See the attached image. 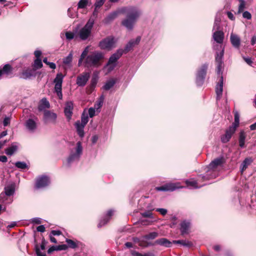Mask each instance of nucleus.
Listing matches in <instances>:
<instances>
[{
    "mask_svg": "<svg viewBox=\"0 0 256 256\" xmlns=\"http://www.w3.org/2000/svg\"><path fill=\"white\" fill-rule=\"evenodd\" d=\"M220 51L216 52V73L217 74L220 76L219 82L216 86V100H220L222 97L223 86H224V78L222 76V72L224 70V61L223 58L224 55V50L222 46H220Z\"/></svg>",
    "mask_w": 256,
    "mask_h": 256,
    "instance_id": "nucleus-1",
    "label": "nucleus"
},
{
    "mask_svg": "<svg viewBox=\"0 0 256 256\" xmlns=\"http://www.w3.org/2000/svg\"><path fill=\"white\" fill-rule=\"evenodd\" d=\"M120 12L126 14V18L122 21V24L128 30H131L140 15V11L136 7L123 8Z\"/></svg>",
    "mask_w": 256,
    "mask_h": 256,
    "instance_id": "nucleus-2",
    "label": "nucleus"
},
{
    "mask_svg": "<svg viewBox=\"0 0 256 256\" xmlns=\"http://www.w3.org/2000/svg\"><path fill=\"white\" fill-rule=\"evenodd\" d=\"M225 163V159L223 156H220L214 159L207 166V170L204 176H200L202 179L207 180L216 178L218 175V168L223 166Z\"/></svg>",
    "mask_w": 256,
    "mask_h": 256,
    "instance_id": "nucleus-3",
    "label": "nucleus"
},
{
    "mask_svg": "<svg viewBox=\"0 0 256 256\" xmlns=\"http://www.w3.org/2000/svg\"><path fill=\"white\" fill-rule=\"evenodd\" d=\"M104 58V54L100 51L91 52L84 62V66L86 68H98L100 66Z\"/></svg>",
    "mask_w": 256,
    "mask_h": 256,
    "instance_id": "nucleus-4",
    "label": "nucleus"
},
{
    "mask_svg": "<svg viewBox=\"0 0 256 256\" xmlns=\"http://www.w3.org/2000/svg\"><path fill=\"white\" fill-rule=\"evenodd\" d=\"M94 21V18L90 17L84 26L79 30L78 35L81 40H86L90 36Z\"/></svg>",
    "mask_w": 256,
    "mask_h": 256,
    "instance_id": "nucleus-5",
    "label": "nucleus"
},
{
    "mask_svg": "<svg viewBox=\"0 0 256 256\" xmlns=\"http://www.w3.org/2000/svg\"><path fill=\"white\" fill-rule=\"evenodd\" d=\"M82 142L78 141L76 142V147L74 150H72L68 158V164L70 166L72 163L78 161L80 158L82 153Z\"/></svg>",
    "mask_w": 256,
    "mask_h": 256,
    "instance_id": "nucleus-6",
    "label": "nucleus"
},
{
    "mask_svg": "<svg viewBox=\"0 0 256 256\" xmlns=\"http://www.w3.org/2000/svg\"><path fill=\"white\" fill-rule=\"evenodd\" d=\"M118 40L113 36H109L100 40L98 46L101 50H110L115 47Z\"/></svg>",
    "mask_w": 256,
    "mask_h": 256,
    "instance_id": "nucleus-7",
    "label": "nucleus"
},
{
    "mask_svg": "<svg viewBox=\"0 0 256 256\" xmlns=\"http://www.w3.org/2000/svg\"><path fill=\"white\" fill-rule=\"evenodd\" d=\"M50 182V179L48 176H40L36 179L34 188L35 190L44 189L48 186Z\"/></svg>",
    "mask_w": 256,
    "mask_h": 256,
    "instance_id": "nucleus-8",
    "label": "nucleus"
},
{
    "mask_svg": "<svg viewBox=\"0 0 256 256\" xmlns=\"http://www.w3.org/2000/svg\"><path fill=\"white\" fill-rule=\"evenodd\" d=\"M124 53L122 49H118L109 58L106 66H108V70H112L116 66V62L121 57Z\"/></svg>",
    "mask_w": 256,
    "mask_h": 256,
    "instance_id": "nucleus-9",
    "label": "nucleus"
},
{
    "mask_svg": "<svg viewBox=\"0 0 256 256\" xmlns=\"http://www.w3.org/2000/svg\"><path fill=\"white\" fill-rule=\"evenodd\" d=\"M38 120L37 117L33 116L28 118L25 122L24 126L26 130L30 133L34 132L38 128Z\"/></svg>",
    "mask_w": 256,
    "mask_h": 256,
    "instance_id": "nucleus-10",
    "label": "nucleus"
},
{
    "mask_svg": "<svg viewBox=\"0 0 256 256\" xmlns=\"http://www.w3.org/2000/svg\"><path fill=\"white\" fill-rule=\"evenodd\" d=\"M212 38L214 41L219 44L214 46V50L218 52H220V46H222L224 48V46H222V42L224 39V33L221 30H218L213 33Z\"/></svg>",
    "mask_w": 256,
    "mask_h": 256,
    "instance_id": "nucleus-11",
    "label": "nucleus"
},
{
    "mask_svg": "<svg viewBox=\"0 0 256 256\" xmlns=\"http://www.w3.org/2000/svg\"><path fill=\"white\" fill-rule=\"evenodd\" d=\"M200 176H204V175H200L197 180H186V184L187 186L193 188H198L206 185L207 184L206 182L203 184H200V182H206V181L208 180L206 178L202 179L201 178H200Z\"/></svg>",
    "mask_w": 256,
    "mask_h": 256,
    "instance_id": "nucleus-12",
    "label": "nucleus"
},
{
    "mask_svg": "<svg viewBox=\"0 0 256 256\" xmlns=\"http://www.w3.org/2000/svg\"><path fill=\"white\" fill-rule=\"evenodd\" d=\"M90 78V72H84L77 76L76 84L78 86H85Z\"/></svg>",
    "mask_w": 256,
    "mask_h": 256,
    "instance_id": "nucleus-13",
    "label": "nucleus"
},
{
    "mask_svg": "<svg viewBox=\"0 0 256 256\" xmlns=\"http://www.w3.org/2000/svg\"><path fill=\"white\" fill-rule=\"evenodd\" d=\"M176 184L168 183L160 186L156 187L155 189L157 191L160 192H172L180 188Z\"/></svg>",
    "mask_w": 256,
    "mask_h": 256,
    "instance_id": "nucleus-14",
    "label": "nucleus"
},
{
    "mask_svg": "<svg viewBox=\"0 0 256 256\" xmlns=\"http://www.w3.org/2000/svg\"><path fill=\"white\" fill-rule=\"evenodd\" d=\"M56 118L57 115L56 114L48 110H46L44 112V120L45 123L55 124Z\"/></svg>",
    "mask_w": 256,
    "mask_h": 256,
    "instance_id": "nucleus-15",
    "label": "nucleus"
},
{
    "mask_svg": "<svg viewBox=\"0 0 256 256\" xmlns=\"http://www.w3.org/2000/svg\"><path fill=\"white\" fill-rule=\"evenodd\" d=\"M73 109V102L71 101L67 102L65 104L64 112L68 121H70L72 119Z\"/></svg>",
    "mask_w": 256,
    "mask_h": 256,
    "instance_id": "nucleus-16",
    "label": "nucleus"
},
{
    "mask_svg": "<svg viewBox=\"0 0 256 256\" xmlns=\"http://www.w3.org/2000/svg\"><path fill=\"white\" fill-rule=\"evenodd\" d=\"M191 226V222L190 220H184L180 224V231L182 235H184L189 233Z\"/></svg>",
    "mask_w": 256,
    "mask_h": 256,
    "instance_id": "nucleus-17",
    "label": "nucleus"
},
{
    "mask_svg": "<svg viewBox=\"0 0 256 256\" xmlns=\"http://www.w3.org/2000/svg\"><path fill=\"white\" fill-rule=\"evenodd\" d=\"M140 36H138L136 39L130 40L124 47V52H127L130 51L136 45L138 44L140 41Z\"/></svg>",
    "mask_w": 256,
    "mask_h": 256,
    "instance_id": "nucleus-18",
    "label": "nucleus"
},
{
    "mask_svg": "<svg viewBox=\"0 0 256 256\" xmlns=\"http://www.w3.org/2000/svg\"><path fill=\"white\" fill-rule=\"evenodd\" d=\"M120 11H114L109 14L103 20V23L105 24H108L114 20L118 16Z\"/></svg>",
    "mask_w": 256,
    "mask_h": 256,
    "instance_id": "nucleus-19",
    "label": "nucleus"
},
{
    "mask_svg": "<svg viewBox=\"0 0 256 256\" xmlns=\"http://www.w3.org/2000/svg\"><path fill=\"white\" fill-rule=\"evenodd\" d=\"M158 244L166 248H170L172 246V242L166 238H161L156 240L154 244H148V246H153Z\"/></svg>",
    "mask_w": 256,
    "mask_h": 256,
    "instance_id": "nucleus-20",
    "label": "nucleus"
},
{
    "mask_svg": "<svg viewBox=\"0 0 256 256\" xmlns=\"http://www.w3.org/2000/svg\"><path fill=\"white\" fill-rule=\"evenodd\" d=\"M74 126L78 134L81 138H82L84 136V128L85 126L80 123V120H77L74 124Z\"/></svg>",
    "mask_w": 256,
    "mask_h": 256,
    "instance_id": "nucleus-21",
    "label": "nucleus"
},
{
    "mask_svg": "<svg viewBox=\"0 0 256 256\" xmlns=\"http://www.w3.org/2000/svg\"><path fill=\"white\" fill-rule=\"evenodd\" d=\"M113 213H114L113 210H109L108 212L106 215L102 218L100 220V221L98 225V228H101L102 226L108 223V222L110 220V216L112 215Z\"/></svg>",
    "mask_w": 256,
    "mask_h": 256,
    "instance_id": "nucleus-22",
    "label": "nucleus"
},
{
    "mask_svg": "<svg viewBox=\"0 0 256 256\" xmlns=\"http://www.w3.org/2000/svg\"><path fill=\"white\" fill-rule=\"evenodd\" d=\"M230 40L234 48H240V39L238 35L232 34L230 36Z\"/></svg>",
    "mask_w": 256,
    "mask_h": 256,
    "instance_id": "nucleus-23",
    "label": "nucleus"
},
{
    "mask_svg": "<svg viewBox=\"0 0 256 256\" xmlns=\"http://www.w3.org/2000/svg\"><path fill=\"white\" fill-rule=\"evenodd\" d=\"M18 149V145L16 143H12L11 146L5 150V153L8 156L13 155Z\"/></svg>",
    "mask_w": 256,
    "mask_h": 256,
    "instance_id": "nucleus-24",
    "label": "nucleus"
},
{
    "mask_svg": "<svg viewBox=\"0 0 256 256\" xmlns=\"http://www.w3.org/2000/svg\"><path fill=\"white\" fill-rule=\"evenodd\" d=\"M4 192L8 196H12L15 192V184H12L5 186Z\"/></svg>",
    "mask_w": 256,
    "mask_h": 256,
    "instance_id": "nucleus-25",
    "label": "nucleus"
},
{
    "mask_svg": "<svg viewBox=\"0 0 256 256\" xmlns=\"http://www.w3.org/2000/svg\"><path fill=\"white\" fill-rule=\"evenodd\" d=\"M64 76L62 74H58L54 80L55 83L54 88H62Z\"/></svg>",
    "mask_w": 256,
    "mask_h": 256,
    "instance_id": "nucleus-26",
    "label": "nucleus"
},
{
    "mask_svg": "<svg viewBox=\"0 0 256 256\" xmlns=\"http://www.w3.org/2000/svg\"><path fill=\"white\" fill-rule=\"evenodd\" d=\"M172 242L174 244H180L186 248H190L193 246V243L192 242L186 240H173Z\"/></svg>",
    "mask_w": 256,
    "mask_h": 256,
    "instance_id": "nucleus-27",
    "label": "nucleus"
},
{
    "mask_svg": "<svg viewBox=\"0 0 256 256\" xmlns=\"http://www.w3.org/2000/svg\"><path fill=\"white\" fill-rule=\"evenodd\" d=\"M252 162V160L250 158H246L240 164V172H243L246 170L248 168V166H249Z\"/></svg>",
    "mask_w": 256,
    "mask_h": 256,
    "instance_id": "nucleus-28",
    "label": "nucleus"
},
{
    "mask_svg": "<svg viewBox=\"0 0 256 256\" xmlns=\"http://www.w3.org/2000/svg\"><path fill=\"white\" fill-rule=\"evenodd\" d=\"M116 83V80L111 78L106 81L105 84L103 86V88L106 90H110Z\"/></svg>",
    "mask_w": 256,
    "mask_h": 256,
    "instance_id": "nucleus-29",
    "label": "nucleus"
},
{
    "mask_svg": "<svg viewBox=\"0 0 256 256\" xmlns=\"http://www.w3.org/2000/svg\"><path fill=\"white\" fill-rule=\"evenodd\" d=\"M208 64H204L198 70L196 74L206 78Z\"/></svg>",
    "mask_w": 256,
    "mask_h": 256,
    "instance_id": "nucleus-30",
    "label": "nucleus"
},
{
    "mask_svg": "<svg viewBox=\"0 0 256 256\" xmlns=\"http://www.w3.org/2000/svg\"><path fill=\"white\" fill-rule=\"evenodd\" d=\"M246 138V136L244 132V131H241L240 133L238 138L239 146L241 148L244 147Z\"/></svg>",
    "mask_w": 256,
    "mask_h": 256,
    "instance_id": "nucleus-31",
    "label": "nucleus"
},
{
    "mask_svg": "<svg viewBox=\"0 0 256 256\" xmlns=\"http://www.w3.org/2000/svg\"><path fill=\"white\" fill-rule=\"evenodd\" d=\"M66 242L68 248L74 249L78 247V241L75 242L72 240L66 238Z\"/></svg>",
    "mask_w": 256,
    "mask_h": 256,
    "instance_id": "nucleus-32",
    "label": "nucleus"
},
{
    "mask_svg": "<svg viewBox=\"0 0 256 256\" xmlns=\"http://www.w3.org/2000/svg\"><path fill=\"white\" fill-rule=\"evenodd\" d=\"M221 20L220 14H217L214 20L213 26V30H218L220 28V24Z\"/></svg>",
    "mask_w": 256,
    "mask_h": 256,
    "instance_id": "nucleus-33",
    "label": "nucleus"
},
{
    "mask_svg": "<svg viewBox=\"0 0 256 256\" xmlns=\"http://www.w3.org/2000/svg\"><path fill=\"white\" fill-rule=\"evenodd\" d=\"M158 236V234L157 232H154L149 233L148 234L144 235L142 236V239L146 240H154Z\"/></svg>",
    "mask_w": 256,
    "mask_h": 256,
    "instance_id": "nucleus-34",
    "label": "nucleus"
},
{
    "mask_svg": "<svg viewBox=\"0 0 256 256\" xmlns=\"http://www.w3.org/2000/svg\"><path fill=\"white\" fill-rule=\"evenodd\" d=\"M8 196L4 192H2L0 194V202L1 203H6V204H10L12 201V200L10 199V202H7L8 200Z\"/></svg>",
    "mask_w": 256,
    "mask_h": 256,
    "instance_id": "nucleus-35",
    "label": "nucleus"
},
{
    "mask_svg": "<svg viewBox=\"0 0 256 256\" xmlns=\"http://www.w3.org/2000/svg\"><path fill=\"white\" fill-rule=\"evenodd\" d=\"M14 165L17 168L21 170L28 169L29 168L28 166L24 162H16Z\"/></svg>",
    "mask_w": 256,
    "mask_h": 256,
    "instance_id": "nucleus-36",
    "label": "nucleus"
},
{
    "mask_svg": "<svg viewBox=\"0 0 256 256\" xmlns=\"http://www.w3.org/2000/svg\"><path fill=\"white\" fill-rule=\"evenodd\" d=\"M104 96L103 95H102L99 98L98 100L96 102V103L94 104V108H96V110L100 108L102 106V104H103L104 101Z\"/></svg>",
    "mask_w": 256,
    "mask_h": 256,
    "instance_id": "nucleus-37",
    "label": "nucleus"
},
{
    "mask_svg": "<svg viewBox=\"0 0 256 256\" xmlns=\"http://www.w3.org/2000/svg\"><path fill=\"white\" fill-rule=\"evenodd\" d=\"M236 130V128L235 126H230L226 130L225 133L232 138V136L235 133Z\"/></svg>",
    "mask_w": 256,
    "mask_h": 256,
    "instance_id": "nucleus-38",
    "label": "nucleus"
},
{
    "mask_svg": "<svg viewBox=\"0 0 256 256\" xmlns=\"http://www.w3.org/2000/svg\"><path fill=\"white\" fill-rule=\"evenodd\" d=\"M88 0H80L78 4V9H84L87 7Z\"/></svg>",
    "mask_w": 256,
    "mask_h": 256,
    "instance_id": "nucleus-39",
    "label": "nucleus"
},
{
    "mask_svg": "<svg viewBox=\"0 0 256 256\" xmlns=\"http://www.w3.org/2000/svg\"><path fill=\"white\" fill-rule=\"evenodd\" d=\"M234 122L232 124L231 126H235L236 128H238L240 124V114L238 112H234Z\"/></svg>",
    "mask_w": 256,
    "mask_h": 256,
    "instance_id": "nucleus-40",
    "label": "nucleus"
},
{
    "mask_svg": "<svg viewBox=\"0 0 256 256\" xmlns=\"http://www.w3.org/2000/svg\"><path fill=\"white\" fill-rule=\"evenodd\" d=\"M33 76L32 70H26L22 72V77L24 79L30 78Z\"/></svg>",
    "mask_w": 256,
    "mask_h": 256,
    "instance_id": "nucleus-41",
    "label": "nucleus"
},
{
    "mask_svg": "<svg viewBox=\"0 0 256 256\" xmlns=\"http://www.w3.org/2000/svg\"><path fill=\"white\" fill-rule=\"evenodd\" d=\"M204 79H205L204 77L196 74V84L197 86H202L204 82Z\"/></svg>",
    "mask_w": 256,
    "mask_h": 256,
    "instance_id": "nucleus-42",
    "label": "nucleus"
},
{
    "mask_svg": "<svg viewBox=\"0 0 256 256\" xmlns=\"http://www.w3.org/2000/svg\"><path fill=\"white\" fill-rule=\"evenodd\" d=\"M4 74H8L12 70V66L9 64H5L2 69Z\"/></svg>",
    "mask_w": 256,
    "mask_h": 256,
    "instance_id": "nucleus-43",
    "label": "nucleus"
},
{
    "mask_svg": "<svg viewBox=\"0 0 256 256\" xmlns=\"http://www.w3.org/2000/svg\"><path fill=\"white\" fill-rule=\"evenodd\" d=\"M42 66V63L40 58H36L34 60V67L35 69L40 68Z\"/></svg>",
    "mask_w": 256,
    "mask_h": 256,
    "instance_id": "nucleus-44",
    "label": "nucleus"
},
{
    "mask_svg": "<svg viewBox=\"0 0 256 256\" xmlns=\"http://www.w3.org/2000/svg\"><path fill=\"white\" fill-rule=\"evenodd\" d=\"M35 252L37 256H46V252H42L38 244H36L34 246Z\"/></svg>",
    "mask_w": 256,
    "mask_h": 256,
    "instance_id": "nucleus-45",
    "label": "nucleus"
},
{
    "mask_svg": "<svg viewBox=\"0 0 256 256\" xmlns=\"http://www.w3.org/2000/svg\"><path fill=\"white\" fill-rule=\"evenodd\" d=\"M88 122V114H82L81 116V121H80V123L84 126H86L87 123Z\"/></svg>",
    "mask_w": 256,
    "mask_h": 256,
    "instance_id": "nucleus-46",
    "label": "nucleus"
},
{
    "mask_svg": "<svg viewBox=\"0 0 256 256\" xmlns=\"http://www.w3.org/2000/svg\"><path fill=\"white\" fill-rule=\"evenodd\" d=\"M72 54L71 53H70L66 57L64 58L63 59V63L65 64H70L72 62Z\"/></svg>",
    "mask_w": 256,
    "mask_h": 256,
    "instance_id": "nucleus-47",
    "label": "nucleus"
},
{
    "mask_svg": "<svg viewBox=\"0 0 256 256\" xmlns=\"http://www.w3.org/2000/svg\"><path fill=\"white\" fill-rule=\"evenodd\" d=\"M231 138L226 134H224L222 135L220 138L221 141L222 143H226L230 141Z\"/></svg>",
    "mask_w": 256,
    "mask_h": 256,
    "instance_id": "nucleus-48",
    "label": "nucleus"
},
{
    "mask_svg": "<svg viewBox=\"0 0 256 256\" xmlns=\"http://www.w3.org/2000/svg\"><path fill=\"white\" fill-rule=\"evenodd\" d=\"M133 256H154V254L152 252H146L144 254H142L138 252H134L132 253Z\"/></svg>",
    "mask_w": 256,
    "mask_h": 256,
    "instance_id": "nucleus-49",
    "label": "nucleus"
},
{
    "mask_svg": "<svg viewBox=\"0 0 256 256\" xmlns=\"http://www.w3.org/2000/svg\"><path fill=\"white\" fill-rule=\"evenodd\" d=\"M141 215L144 218H153V215L150 211H146L141 213Z\"/></svg>",
    "mask_w": 256,
    "mask_h": 256,
    "instance_id": "nucleus-50",
    "label": "nucleus"
},
{
    "mask_svg": "<svg viewBox=\"0 0 256 256\" xmlns=\"http://www.w3.org/2000/svg\"><path fill=\"white\" fill-rule=\"evenodd\" d=\"M68 15L70 18H74L76 16L75 11L72 8H70L68 10Z\"/></svg>",
    "mask_w": 256,
    "mask_h": 256,
    "instance_id": "nucleus-51",
    "label": "nucleus"
},
{
    "mask_svg": "<svg viewBox=\"0 0 256 256\" xmlns=\"http://www.w3.org/2000/svg\"><path fill=\"white\" fill-rule=\"evenodd\" d=\"M240 4L238 6V12H241L244 10L245 8V2L244 0H238Z\"/></svg>",
    "mask_w": 256,
    "mask_h": 256,
    "instance_id": "nucleus-52",
    "label": "nucleus"
},
{
    "mask_svg": "<svg viewBox=\"0 0 256 256\" xmlns=\"http://www.w3.org/2000/svg\"><path fill=\"white\" fill-rule=\"evenodd\" d=\"M56 250H65L68 248V246L66 244H63L58 246H56Z\"/></svg>",
    "mask_w": 256,
    "mask_h": 256,
    "instance_id": "nucleus-53",
    "label": "nucleus"
},
{
    "mask_svg": "<svg viewBox=\"0 0 256 256\" xmlns=\"http://www.w3.org/2000/svg\"><path fill=\"white\" fill-rule=\"evenodd\" d=\"M57 94L59 99L62 100V88H54Z\"/></svg>",
    "mask_w": 256,
    "mask_h": 256,
    "instance_id": "nucleus-54",
    "label": "nucleus"
},
{
    "mask_svg": "<svg viewBox=\"0 0 256 256\" xmlns=\"http://www.w3.org/2000/svg\"><path fill=\"white\" fill-rule=\"evenodd\" d=\"M66 37L68 40H72L74 38V34L71 32H66Z\"/></svg>",
    "mask_w": 256,
    "mask_h": 256,
    "instance_id": "nucleus-55",
    "label": "nucleus"
},
{
    "mask_svg": "<svg viewBox=\"0 0 256 256\" xmlns=\"http://www.w3.org/2000/svg\"><path fill=\"white\" fill-rule=\"evenodd\" d=\"M105 0H96L94 6L96 8L101 7L104 4Z\"/></svg>",
    "mask_w": 256,
    "mask_h": 256,
    "instance_id": "nucleus-56",
    "label": "nucleus"
},
{
    "mask_svg": "<svg viewBox=\"0 0 256 256\" xmlns=\"http://www.w3.org/2000/svg\"><path fill=\"white\" fill-rule=\"evenodd\" d=\"M10 122V116H6L3 120V125L4 126H8Z\"/></svg>",
    "mask_w": 256,
    "mask_h": 256,
    "instance_id": "nucleus-57",
    "label": "nucleus"
},
{
    "mask_svg": "<svg viewBox=\"0 0 256 256\" xmlns=\"http://www.w3.org/2000/svg\"><path fill=\"white\" fill-rule=\"evenodd\" d=\"M242 16L244 18L247 20H250L252 18V15L248 11H245L242 14Z\"/></svg>",
    "mask_w": 256,
    "mask_h": 256,
    "instance_id": "nucleus-58",
    "label": "nucleus"
},
{
    "mask_svg": "<svg viewBox=\"0 0 256 256\" xmlns=\"http://www.w3.org/2000/svg\"><path fill=\"white\" fill-rule=\"evenodd\" d=\"M156 211L159 212L162 216H165L168 212L166 209L162 208H158L156 209Z\"/></svg>",
    "mask_w": 256,
    "mask_h": 256,
    "instance_id": "nucleus-59",
    "label": "nucleus"
},
{
    "mask_svg": "<svg viewBox=\"0 0 256 256\" xmlns=\"http://www.w3.org/2000/svg\"><path fill=\"white\" fill-rule=\"evenodd\" d=\"M88 46L83 50V52H82V53L80 55V56L86 58V56H88Z\"/></svg>",
    "mask_w": 256,
    "mask_h": 256,
    "instance_id": "nucleus-60",
    "label": "nucleus"
},
{
    "mask_svg": "<svg viewBox=\"0 0 256 256\" xmlns=\"http://www.w3.org/2000/svg\"><path fill=\"white\" fill-rule=\"evenodd\" d=\"M31 222L33 224H40L42 222L41 218H34L31 220Z\"/></svg>",
    "mask_w": 256,
    "mask_h": 256,
    "instance_id": "nucleus-61",
    "label": "nucleus"
},
{
    "mask_svg": "<svg viewBox=\"0 0 256 256\" xmlns=\"http://www.w3.org/2000/svg\"><path fill=\"white\" fill-rule=\"evenodd\" d=\"M95 109L94 108H90L88 110V114L90 118H92L95 114Z\"/></svg>",
    "mask_w": 256,
    "mask_h": 256,
    "instance_id": "nucleus-62",
    "label": "nucleus"
},
{
    "mask_svg": "<svg viewBox=\"0 0 256 256\" xmlns=\"http://www.w3.org/2000/svg\"><path fill=\"white\" fill-rule=\"evenodd\" d=\"M50 234L52 236H60L62 234V232L59 230H52Z\"/></svg>",
    "mask_w": 256,
    "mask_h": 256,
    "instance_id": "nucleus-63",
    "label": "nucleus"
},
{
    "mask_svg": "<svg viewBox=\"0 0 256 256\" xmlns=\"http://www.w3.org/2000/svg\"><path fill=\"white\" fill-rule=\"evenodd\" d=\"M42 102L46 108H48L50 107V104L46 98H43Z\"/></svg>",
    "mask_w": 256,
    "mask_h": 256,
    "instance_id": "nucleus-64",
    "label": "nucleus"
}]
</instances>
